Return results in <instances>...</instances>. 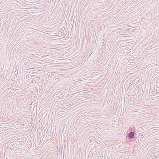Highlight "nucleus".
<instances>
[{"label":"nucleus","instance_id":"f257e3e1","mask_svg":"<svg viewBox=\"0 0 159 159\" xmlns=\"http://www.w3.org/2000/svg\"><path fill=\"white\" fill-rule=\"evenodd\" d=\"M134 100L133 99H131L130 98L128 97L126 100V104L128 105H131L134 104Z\"/></svg>","mask_w":159,"mask_h":159},{"label":"nucleus","instance_id":"f03ea898","mask_svg":"<svg viewBox=\"0 0 159 159\" xmlns=\"http://www.w3.org/2000/svg\"><path fill=\"white\" fill-rule=\"evenodd\" d=\"M128 138L130 140L134 138V134L133 132H131L128 134Z\"/></svg>","mask_w":159,"mask_h":159},{"label":"nucleus","instance_id":"7ed1b4c3","mask_svg":"<svg viewBox=\"0 0 159 159\" xmlns=\"http://www.w3.org/2000/svg\"><path fill=\"white\" fill-rule=\"evenodd\" d=\"M156 91L154 90V91H153V90H149V93H150V94L152 96L153 95H155L156 94Z\"/></svg>","mask_w":159,"mask_h":159},{"label":"nucleus","instance_id":"20e7f679","mask_svg":"<svg viewBox=\"0 0 159 159\" xmlns=\"http://www.w3.org/2000/svg\"><path fill=\"white\" fill-rule=\"evenodd\" d=\"M149 93V91H148V90H143L142 95H144V96H146V95L150 94Z\"/></svg>","mask_w":159,"mask_h":159},{"label":"nucleus","instance_id":"39448f33","mask_svg":"<svg viewBox=\"0 0 159 159\" xmlns=\"http://www.w3.org/2000/svg\"><path fill=\"white\" fill-rule=\"evenodd\" d=\"M38 79H39V78L38 77H36L34 78V80H32V82H33V81H34L35 82H36V80L38 81L39 80H38Z\"/></svg>","mask_w":159,"mask_h":159},{"label":"nucleus","instance_id":"423d86ee","mask_svg":"<svg viewBox=\"0 0 159 159\" xmlns=\"http://www.w3.org/2000/svg\"><path fill=\"white\" fill-rule=\"evenodd\" d=\"M141 90H140V91L139 92V91H138V93H137L138 94V95H139V94L141 95V94H143V90H142V91L141 92Z\"/></svg>","mask_w":159,"mask_h":159},{"label":"nucleus","instance_id":"0eeeda50","mask_svg":"<svg viewBox=\"0 0 159 159\" xmlns=\"http://www.w3.org/2000/svg\"><path fill=\"white\" fill-rule=\"evenodd\" d=\"M156 91V94L157 96L159 95V90H154Z\"/></svg>","mask_w":159,"mask_h":159},{"label":"nucleus","instance_id":"6e6552de","mask_svg":"<svg viewBox=\"0 0 159 159\" xmlns=\"http://www.w3.org/2000/svg\"><path fill=\"white\" fill-rule=\"evenodd\" d=\"M53 74H49V75H48V78H51L53 76Z\"/></svg>","mask_w":159,"mask_h":159},{"label":"nucleus","instance_id":"1a4fd4ad","mask_svg":"<svg viewBox=\"0 0 159 159\" xmlns=\"http://www.w3.org/2000/svg\"><path fill=\"white\" fill-rule=\"evenodd\" d=\"M34 87H33V88H30V89H31V90H32L33 89H37V88L36 87H35L34 86Z\"/></svg>","mask_w":159,"mask_h":159},{"label":"nucleus","instance_id":"9d476101","mask_svg":"<svg viewBox=\"0 0 159 159\" xmlns=\"http://www.w3.org/2000/svg\"><path fill=\"white\" fill-rule=\"evenodd\" d=\"M28 77L30 79L31 77H32V76L31 75H30L29 74H28Z\"/></svg>","mask_w":159,"mask_h":159},{"label":"nucleus","instance_id":"9b49d317","mask_svg":"<svg viewBox=\"0 0 159 159\" xmlns=\"http://www.w3.org/2000/svg\"><path fill=\"white\" fill-rule=\"evenodd\" d=\"M9 89V88H7L6 89L8 90V89Z\"/></svg>","mask_w":159,"mask_h":159},{"label":"nucleus","instance_id":"f8f14e48","mask_svg":"<svg viewBox=\"0 0 159 159\" xmlns=\"http://www.w3.org/2000/svg\"><path fill=\"white\" fill-rule=\"evenodd\" d=\"M3 11H1V12H3Z\"/></svg>","mask_w":159,"mask_h":159},{"label":"nucleus","instance_id":"ddd939ff","mask_svg":"<svg viewBox=\"0 0 159 159\" xmlns=\"http://www.w3.org/2000/svg\"><path fill=\"white\" fill-rule=\"evenodd\" d=\"M52 73V72H50V73H50L49 74H51Z\"/></svg>","mask_w":159,"mask_h":159}]
</instances>
